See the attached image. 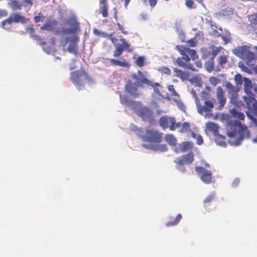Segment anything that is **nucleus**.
Returning <instances> with one entry per match:
<instances>
[{
	"instance_id": "052dcab7",
	"label": "nucleus",
	"mask_w": 257,
	"mask_h": 257,
	"mask_svg": "<svg viewBox=\"0 0 257 257\" xmlns=\"http://www.w3.org/2000/svg\"><path fill=\"white\" fill-rule=\"evenodd\" d=\"M220 137V138L222 140V141L221 142H220V143H219V144L220 145H224L225 144V142H224V140H225V138L224 137H222V136H219Z\"/></svg>"
},
{
	"instance_id": "f257e3e1",
	"label": "nucleus",
	"mask_w": 257,
	"mask_h": 257,
	"mask_svg": "<svg viewBox=\"0 0 257 257\" xmlns=\"http://www.w3.org/2000/svg\"><path fill=\"white\" fill-rule=\"evenodd\" d=\"M176 49L182 56L181 57H178L176 60V63L179 66L193 71H197V70L195 69L193 65L190 63L191 59L193 61H195V63L197 68L202 67V63L198 60L199 56L195 50L183 45L176 46Z\"/></svg>"
},
{
	"instance_id": "c9c22d12",
	"label": "nucleus",
	"mask_w": 257,
	"mask_h": 257,
	"mask_svg": "<svg viewBox=\"0 0 257 257\" xmlns=\"http://www.w3.org/2000/svg\"><path fill=\"white\" fill-rule=\"evenodd\" d=\"M12 7L15 10H21L22 4L17 0H12L11 1Z\"/></svg>"
},
{
	"instance_id": "8fccbe9b",
	"label": "nucleus",
	"mask_w": 257,
	"mask_h": 257,
	"mask_svg": "<svg viewBox=\"0 0 257 257\" xmlns=\"http://www.w3.org/2000/svg\"><path fill=\"white\" fill-rule=\"evenodd\" d=\"M23 3H24V6L25 7H26L28 5L32 6L33 4V2L32 0H24Z\"/></svg>"
},
{
	"instance_id": "473e14b6",
	"label": "nucleus",
	"mask_w": 257,
	"mask_h": 257,
	"mask_svg": "<svg viewBox=\"0 0 257 257\" xmlns=\"http://www.w3.org/2000/svg\"><path fill=\"white\" fill-rule=\"evenodd\" d=\"M181 126L180 132L182 133L187 132L190 129V124L188 122H185L183 124L181 123Z\"/></svg>"
},
{
	"instance_id": "5701e85b",
	"label": "nucleus",
	"mask_w": 257,
	"mask_h": 257,
	"mask_svg": "<svg viewBox=\"0 0 257 257\" xmlns=\"http://www.w3.org/2000/svg\"><path fill=\"white\" fill-rule=\"evenodd\" d=\"M206 127L207 129L209 131L211 132L215 136H217L218 135L219 126L215 123L212 122H208L206 124Z\"/></svg>"
},
{
	"instance_id": "a211bd4d",
	"label": "nucleus",
	"mask_w": 257,
	"mask_h": 257,
	"mask_svg": "<svg viewBox=\"0 0 257 257\" xmlns=\"http://www.w3.org/2000/svg\"><path fill=\"white\" fill-rule=\"evenodd\" d=\"M137 82L139 85H141V83H145L147 85L153 87L156 93H160V91L158 87L160 85L158 83H153L151 81L147 79L146 77H142V78L138 79Z\"/></svg>"
},
{
	"instance_id": "de8ad7c7",
	"label": "nucleus",
	"mask_w": 257,
	"mask_h": 257,
	"mask_svg": "<svg viewBox=\"0 0 257 257\" xmlns=\"http://www.w3.org/2000/svg\"><path fill=\"white\" fill-rule=\"evenodd\" d=\"M185 3H186V5L189 8L191 9L193 8V6L194 5V2L192 0H186Z\"/></svg>"
},
{
	"instance_id": "0eeeda50",
	"label": "nucleus",
	"mask_w": 257,
	"mask_h": 257,
	"mask_svg": "<svg viewBox=\"0 0 257 257\" xmlns=\"http://www.w3.org/2000/svg\"><path fill=\"white\" fill-rule=\"evenodd\" d=\"M114 33H111L109 34V39L111 41V43L116 47L115 50L113 53V56L114 57H117L120 56L123 51H127L128 52H132L133 49L131 47L130 44L127 43L126 40L124 38H121L120 39L121 42V45H119L116 44L117 39L113 37Z\"/></svg>"
},
{
	"instance_id": "0e129e2a",
	"label": "nucleus",
	"mask_w": 257,
	"mask_h": 257,
	"mask_svg": "<svg viewBox=\"0 0 257 257\" xmlns=\"http://www.w3.org/2000/svg\"><path fill=\"white\" fill-rule=\"evenodd\" d=\"M172 95L173 96H178L179 95L178 94L177 92L175 90L173 93H172Z\"/></svg>"
},
{
	"instance_id": "774afa93",
	"label": "nucleus",
	"mask_w": 257,
	"mask_h": 257,
	"mask_svg": "<svg viewBox=\"0 0 257 257\" xmlns=\"http://www.w3.org/2000/svg\"><path fill=\"white\" fill-rule=\"evenodd\" d=\"M254 49H255V50L257 51V46H255V47H254Z\"/></svg>"
},
{
	"instance_id": "4468645a",
	"label": "nucleus",
	"mask_w": 257,
	"mask_h": 257,
	"mask_svg": "<svg viewBox=\"0 0 257 257\" xmlns=\"http://www.w3.org/2000/svg\"><path fill=\"white\" fill-rule=\"evenodd\" d=\"M194 160V154L192 152H189L187 154L183 155L180 157L176 158L174 162L179 166L190 164Z\"/></svg>"
},
{
	"instance_id": "09e8293b",
	"label": "nucleus",
	"mask_w": 257,
	"mask_h": 257,
	"mask_svg": "<svg viewBox=\"0 0 257 257\" xmlns=\"http://www.w3.org/2000/svg\"><path fill=\"white\" fill-rule=\"evenodd\" d=\"M197 139V144L199 145H201L203 143V140L201 136L198 135L196 138Z\"/></svg>"
},
{
	"instance_id": "58836bf2",
	"label": "nucleus",
	"mask_w": 257,
	"mask_h": 257,
	"mask_svg": "<svg viewBox=\"0 0 257 257\" xmlns=\"http://www.w3.org/2000/svg\"><path fill=\"white\" fill-rule=\"evenodd\" d=\"M159 71L165 74L171 75V71L170 69L166 66H162L159 68Z\"/></svg>"
},
{
	"instance_id": "864d4df0",
	"label": "nucleus",
	"mask_w": 257,
	"mask_h": 257,
	"mask_svg": "<svg viewBox=\"0 0 257 257\" xmlns=\"http://www.w3.org/2000/svg\"><path fill=\"white\" fill-rule=\"evenodd\" d=\"M99 36H101L102 37H104V38L106 37L108 39H109V34H107V33H106L104 32H101Z\"/></svg>"
},
{
	"instance_id": "6ab92c4d",
	"label": "nucleus",
	"mask_w": 257,
	"mask_h": 257,
	"mask_svg": "<svg viewBox=\"0 0 257 257\" xmlns=\"http://www.w3.org/2000/svg\"><path fill=\"white\" fill-rule=\"evenodd\" d=\"M99 10L103 18L108 16V5L107 0H99Z\"/></svg>"
},
{
	"instance_id": "4d7b16f0",
	"label": "nucleus",
	"mask_w": 257,
	"mask_h": 257,
	"mask_svg": "<svg viewBox=\"0 0 257 257\" xmlns=\"http://www.w3.org/2000/svg\"><path fill=\"white\" fill-rule=\"evenodd\" d=\"M113 10L114 11V18H115V19L116 20H117V10H116V9L115 8H114L113 9Z\"/></svg>"
},
{
	"instance_id": "ea45409f",
	"label": "nucleus",
	"mask_w": 257,
	"mask_h": 257,
	"mask_svg": "<svg viewBox=\"0 0 257 257\" xmlns=\"http://www.w3.org/2000/svg\"><path fill=\"white\" fill-rule=\"evenodd\" d=\"M174 101L176 103L177 106L182 110H184L185 107L183 103L180 100L174 99Z\"/></svg>"
},
{
	"instance_id": "5fc2aeb1",
	"label": "nucleus",
	"mask_w": 257,
	"mask_h": 257,
	"mask_svg": "<svg viewBox=\"0 0 257 257\" xmlns=\"http://www.w3.org/2000/svg\"><path fill=\"white\" fill-rule=\"evenodd\" d=\"M168 90L170 92H171V93H173L175 90L174 87L173 85H171L168 86Z\"/></svg>"
},
{
	"instance_id": "7c9ffc66",
	"label": "nucleus",
	"mask_w": 257,
	"mask_h": 257,
	"mask_svg": "<svg viewBox=\"0 0 257 257\" xmlns=\"http://www.w3.org/2000/svg\"><path fill=\"white\" fill-rule=\"evenodd\" d=\"M228 57L226 55H223L219 56L218 58V64L221 67H224V65L225 64L227 61Z\"/></svg>"
},
{
	"instance_id": "72a5a7b5",
	"label": "nucleus",
	"mask_w": 257,
	"mask_h": 257,
	"mask_svg": "<svg viewBox=\"0 0 257 257\" xmlns=\"http://www.w3.org/2000/svg\"><path fill=\"white\" fill-rule=\"evenodd\" d=\"M62 35H70V34H74L78 32L76 29H74L73 28L70 29H63L61 31Z\"/></svg>"
},
{
	"instance_id": "13d9d810",
	"label": "nucleus",
	"mask_w": 257,
	"mask_h": 257,
	"mask_svg": "<svg viewBox=\"0 0 257 257\" xmlns=\"http://www.w3.org/2000/svg\"><path fill=\"white\" fill-rule=\"evenodd\" d=\"M101 32H100L99 30H98L97 29H95L94 30H93V33L96 35H98L99 36L100 35V34Z\"/></svg>"
},
{
	"instance_id": "b1692460",
	"label": "nucleus",
	"mask_w": 257,
	"mask_h": 257,
	"mask_svg": "<svg viewBox=\"0 0 257 257\" xmlns=\"http://www.w3.org/2000/svg\"><path fill=\"white\" fill-rule=\"evenodd\" d=\"M57 22L56 21L53 20L52 21L49 20L47 21L45 24L41 27L42 30L51 31L57 25Z\"/></svg>"
},
{
	"instance_id": "7ed1b4c3",
	"label": "nucleus",
	"mask_w": 257,
	"mask_h": 257,
	"mask_svg": "<svg viewBox=\"0 0 257 257\" xmlns=\"http://www.w3.org/2000/svg\"><path fill=\"white\" fill-rule=\"evenodd\" d=\"M242 97L244 103L242 102L241 105H245L247 108L246 114L247 117L250 119L257 126V101L255 99L254 94H246ZM241 106V105H240Z\"/></svg>"
},
{
	"instance_id": "37998d69",
	"label": "nucleus",
	"mask_w": 257,
	"mask_h": 257,
	"mask_svg": "<svg viewBox=\"0 0 257 257\" xmlns=\"http://www.w3.org/2000/svg\"><path fill=\"white\" fill-rule=\"evenodd\" d=\"M201 52L202 54V57L204 58H207L210 53L206 48L201 49Z\"/></svg>"
},
{
	"instance_id": "2f4dec72",
	"label": "nucleus",
	"mask_w": 257,
	"mask_h": 257,
	"mask_svg": "<svg viewBox=\"0 0 257 257\" xmlns=\"http://www.w3.org/2000/svg\"><path fill=\"white\" fill-rule=\"evenodd\" d=\"M210 48L211 49V53L212 55V57H211V59H212V60H214L216 55L222 49V48L221 46L217 47L213 46L210 47Z\"/></svg>"
},
{
	"instance_id": "3c124183",
	"label": "nucleus",
	"mask_w": 257,
	"mask_h": 257,
	"mask_svg": "<svg viewBox=\"0 0 257 257\" xmlns=\"http://www.w3.org/2000/svg\"><path fill=\"white\" fill-rule=\"evenodd\" d=\"M7 16V12L6 10H0V18Z\"/></svg>"
},
{
	"instance_id": "bb28decb",
	"label": "nucleus",
	"mask_w": 257,
	"mask_h": 257,
	"mask_svg": "<svg viewBox=\"0 0 257 257\" xmlns=\"http://www.w3.org/2000/svg\"><path fill=\"white\" fill-rule=\"evenodd\" d=\"M165 141L170 146H175L177 144V140L172 134H167L165 137Z\"/></svg>"
},
{
	"instance_id": "680f3d73",
	"label": "nucleus",
	"mask_w": 257,
	"mask_h": 257,
	"mask_svg": "<svg viewBox=\"0 0 257 257\" xmlns=\"http://www.w3.org/2000/svg\"><path fill=\"white\" fill-rule=\"evenodd\" d=\"M197 134L194 132H191V136L194 139H196L197 137Z\"/></svg>"
},
{
	"instance_id": "423d86ee",
	"label": "nucleus",
	"mask_w": 257,
	"mask_h": 257,
	"mask_svg": "<svg viewBox=\"0 0 257 257\" xmlns=\"http://www.w3.org/2000/svg\"><path fill=\"white\" fill-rule=\"evenodd\" d=\"M138 74H139V76H138L136 74H133L132 75L131 77L135 80V82H134L131 80H128L125 86V89L127 92L134 97H137L139 95L138 87H143L144 86V83H141V85H139L137 82V80L138 79H140L142 77H145L144 76L143 73L140 70L138 71Z\"/></svg>"
},
{
	"instance_id": "338daca9",
	"label": "nucleus",
	"mask_w": 257,
	"mask_h": 257,
	"mask_svg": "<svg viewBox=\"0 0 257 257\" xmlns=\"http://www.w3.org/2000/svg\"><path fill=\"white\" fill-rule=\"evenodd\" d=\"M143 3L146 4L148 2L147 0H141Z\"/></svg>"
},
{
	"instance_id": "e2e57ef3",
	"label": "nucleus",
	"mask_w": 257,
	"mask_h": 257,
	"mask_svg": "<svg viewBox=\"0 0 257 257\" xmlns=\"http://www.w3.org/2000/svg\"><path fill=\"white\" fill-rule=\"evenodd\" d=\"M131 0H124V7L127 8Z\"/></svg>"
},
{
	"instance_id": "393cba45",
	"label": "nucleus",
	"mask_w": 257,
	"mask_h": 257,
	"mask_svg": "<svg viewBox=\"0 0 257 257\" xmlns=\"http://www.w3.org/2000/svg\"><path fill=\"white\" fill-rule=\"evenodd\" d=\"M68 24L69 26H72V28L74 29H76V31L79 32L80 31V29L79 28V24L77 21L76 18L75 17H70L68 20Z\"/></svg>"
},
{
	"instance_id": "f704fd0d",
	"label": "nucleus",
	"mask_w": 257,
	"mask_h": 257,
	"mask_svg": "<svg viewBox=\"0 0 257 257\" xmlns=\"http://www.w3.org/2000/svg\"><path fill=\"white\" fill-rule=\"evenodd\" d=\"M213 60L212 59H211V60L209 61L208 62H206L205 64V67L206 69V70L208 72H211L214 68V63H213Z\"/></svg>"
},
{
	"instance_id": "dca6fc26",
	"label": "nucleus",
	"mask_w": 257,
	"mask_h": 257,
	"mask_svg": "<svg viewBox=\"0 0 257 257\" xmlns=\"http://www.w3.org/2000/svg\"><path fill=\"white\" fill-rule=\"evenodd\" d=\"M225 92L221 86H218L216 88V99L218 102L217 108L221 109L225 105L226 98L225 97Z\"/></svg>"
},
{
	"instance_id": "79ce46f5",
	"label": "nucleus",
	"mask_w": 257,
	"mask_h": 257,
	"mask_svg": "<svg viewBox=\"0 0 257 257\" xmlns=\"http://www.w3.org/2000/svg\"><path fill=\"white\" fill-rule=\"evenodd\" d=\"M209 81L212 85L216 86L218 83H219L220 80L218 78L216 77H211L209 78Z\"/></svg>"
},
{
	"instance_id": "69168bd1",
	"label": "nucleus",
	"mask_w": 257,
	"mask_h": 257,
	"mask_svg": "<svg viewBox=\"0 0 257 257\" xmlns=\"http://www.w3.org/2000/svg\"><path fill=\"white\" fill-rule=\"evenodd\" d=\"M254 71L257 73V64L253 68Z\"/></svg>"
},
{
	"instance_id": "c85d7f7f",
	"label": "nucleus",
	"mask_w": 257,
	"mask_h": 257,
	"mask_svg": "<svg viewBox=\"0 0 257 257\" xmlns=\"http://www.w3.org/2000/svg\"><path fill=\"white\" fill-rule=\"evenodd\" d=\"M109 61L112 65L115 66H119L121 67H128V64L125 61H121L114 59H110Z\"/></svg>"
},
{
	"instance_id": "cd10ccee",
	"label": "nucleus",
	"mask_w": 257,
	"mask_h": 257,
	"mask_svg": "<svg viewBox=\"0 0 257 257\" xmlns=\"http://www.w3.org/2000/svg\"><path fill=\"white\" fill-rule=\"evenodd\" d=\"M230 113L233 117L240 120H243L245 117L242 112L238 111L235 108H232L230 110Z\"/></svg>"
},
{
	"instance_id": "9b49d317",
	"label": "nucleus",
	"mask_w": 257,
	"mask_h": 257,
	"mask_svg": "<svg viewBox=\"0 0 257 257\" xmlns=\"http://www.w3.org/2000/svg\"><path fill=\"white\" fill-rule=\"evenodd\" d=\"M159 124L163 130L169 127L170 130L174 131L176 128L181 127V123L176 122L174 117L167 116L161 117L159 119Z\"/></svg>"
},
{
	"instance_id": "a19ab883",
	"label": "nucleus",
	"mask_w": 257,
	"mask_h": 257,
	"mask_svg": "<svg viewBox=\"0 0 257 257\" xmlns=\"http://www.w3.org/2000/svg\"><path fill=\"white\" fill-rule=\"evenodd\" d=\"M187 43L190 47H194L197 45V41L196 40L195 38H193L188 40Z\"/></svg>"
},
{
	"instance_id": "aec40b11",
	"label": "nucleus",
	"mask_w": 257,
	"mask_h": 257,
	"mask_svg": "<svg viewBox=\"0 0 257 257\" xmlns=\"http://www.w3.org/2000/svg\"><path fill=\"white\" fill-rule=\"evenodd\" d=\"M249 20V30L252 33L257 34V13L251 15Z\"/></svg>"
},
{
	"instance_id": "2eb2a0df",
	"label": "nucleus",
	"mask_w": 257,
	"mask_h": 257,
	"mask_svg": "<svg viewBox=\"0 0 257 257\" xmlns=\"http://www.w3.org/2000/svg\"><path fill=\"white\" fill-rule=\"evenodd\" d=\"M79 40L78 36H74L71 38L67 37L66 41H69L70 43L69 45L67 50L70 53H73L76 56L78 54L77 43Z\"/></svg>"
},
{
	"instance_id": "20e7f679",
	"label": "nucleus",
	"mask_w": 257,
	"mask_h": 257,
	"mask_svg": "<svg viewBox=\"0 0 257 257\" xmlns=\"http://www.w3.org/2000/svg\"><path fill=\"white\" fill-rule=\"evenodd\" d=\"M193 94L195 98L198 112L202 115L205 113L206 115H211V112L214 107V103H216L215 99H213V101L207 100L208 93L205 91H203L201 92V98L204 100L205 102L204 105H201L195 91L193 92Z\"/></svg>"
},
{
	"instance_id": "f8f14e48",
	"label": "nucleus",
	"mask_w": 257,
	"mask_h": 257,
	"mask_svg": "<svg viewBox=\"0 0 257 257\" xmlns=\"http://www.w3.org/2000/svg\"><path fill=\"white\" fill-rule=\"evenodd\" d=\"M25 24L26 23V18L24 16L21 15L19 13L11 14L9 17L2 21L1 27L5 29H8L7 25H11L13 23Z\"/></svg>"
},
{
	"instance_id": "a18cd8bd",
	"label": "nucleus",
	"mask_w": 257,
	"mask_h": 257,
	"mask_svg": "<svg viewBox=\"0 0 257 257\" xmlns=\"http://www.w3.org/2000/svg\"><path fill=\"white\" fill-rule=\"evenodd\" d=\"M157 149L161 152H165L168 149L166 145H160L158 147Z\"/></svg>"
},
{
	"instance_id": "ddd939ff",
	"label": "nucleus",
	"mask_w": 257,
	"mask_h": 257,
	"mask_svg": "<svg viewBox=\"0 0 257 257\" xmlns=\"http://www.w3.org/2000/svg\"><path fill=\"white\" fill-rule=\"evenodd\" d=\"M196 172L200 175L201 180L206 184H210L212 180V173L203 167L197 166L195 167Z\"/></svg>"
},
{
	"instance_id": "f3484780",
	"label": "nucleus",
	"mask_w": 257,
	"mask_h": 257,
	"mask_svg": "<svg viewBox=\"0 0 257 257\" xmlns=\"http://www.w3.org/2000/svg\"><path fill=\"white\" fill-rule=\"evenodd\" d=\"M136 112L144 120H148L152 117V111L146 107H139L136 110Z\"/></svg>"
},
{
	"instance_id": "4be33fe9",
	"label": "nucleus",
	"mask_w": 257,
	"mask_h": 257,
	"mask_svg": "<svg viewBox=\"0 0 257 257\" xmlns=\"http://www.w3.org/2000/svg\"><path fill=\"white\" fill-rule=\"evenodd\" d=\"M253 86L252 82L248 78H244V87L243 89L246 94H253L252 90Z\"/></svg>"
},
{
	"instance_id": "e433bc0d",
	"label": "nucleus",
	"mask_w": 257,
	"mask_h": 257,
	"mask_svg": "<svg viewBox=\"0 0 257 257\" xmlns=\"http://www.w3.org/2000/svg\"><path fill=\"white\" fill-rule=\"evenodd\" d=\"M145 57L141 56H139L136 60V64L139 67H143L144 65Z\"/></svg>"
},
{
	"instance_id": "39448f33",
	"label": "nucleus",
	"mask_w": 257,
	"mask_h": 257,
	"mask_svg": "<svg viewBox=\"0 0 257 257\" xmlns=\"http://www.w3.org/2000/svg\"><path fill=\"white\" fill-rule=\"evenodd\" d=\"M91 79V77L83 68L75 70L70 73V80L78 90H81L84 86L83 80L90 81Z\"/></svg>"
},
{
	"instance_id": "6e6d98bb",
	"label": "nucleus",
	"mask_w": 257,
	"mask_h": 257,
	"mask_svg": "<svg viewBox=\"0 0 257 257\" xmlns=\"http://www.w3.org/2000/svg\"><path fill=\"white\" fill-rule=\"evenodd\" d=\"M189 142H185L183 143V149L185 150H186L187 148L189 147Z\"/></svg>"
},
{
	"instance_id": "c756f323",
	"label": "nucleus",
	"mask_w": 257,
	"mask_h": 257,
	"mask_svg": "<svg viewBox=\"0 0 257 257\" xmlns=\"http://www.w3.org/2000/svg\"><path fill=\"white\" fill-rule=\"evenodd\" d=\"M182 216L181 214H178L175 217L173 221H170L166 223V226L167 227L173 226L176 225L181 220Z\"/></svg>"
},
{
	"instance_id": "1a4fd4ad",
	"label": "nucleus",
	"mask_w": 257,
	"mask_h": 257,
	"mask_svg": "<svg viewBox=\"0 0 257 257\" xmlns=\"http://www.w3.org/2000/svg\"><path fill=\"white\" fill-rule=\"evenodd\" d=\"M225 86L228 92L230 103L236 106L239 107L242 104L241 101L238 100V90L237 88L229 82H226Z\"/></svg>"
},
{
	"instance_id": "412c9836",
	"label": "nucleus",
	"mask_w": 257,
	"mask_h": 257,
	"mask_svg": "<svg viewBox=\"0 0 257 257\" xmlns=\"http://www.w3.org/2000/svg\"><path fill=\"white\" fill-rule=\"evenodd\" d=\"M173 71L175 73L174 76L182 81L187 80L189 78V75L187 73L177 68H174Z\"/></svg>"
},
{
	"instance_id": "603ef678",
	"label": "nucleus",
	"mask_w": 257,
	"mask_h": 257,
	"mask_svg": "<svg viewBox=\"0 0 257 257\" xmlns=\"http://www.w3.org/2000/svg\"><path fill=\"white\" fill-rule=\"evenodd\" d=\"M239 182V180L238 178L235 179L232 182V185L234 187L236 186L238 184Z\"/></svg>"
},
{
	"instance_id": "9d476101",
	"label": "nucleus",
	"mask_w": 257,
	"mask_h": 257,
	"mask_svg": "<svg viewBox=\"0 0 257 257\" xmlns=\"http://www.w3.org/2000/svg\"><path fill=\"white\" fill-rule=\"evenodd\" d=\"M234 53L236 55L248 62L255 60L257 58L256 55L253 52L250 51L249 47L247 46L238 47L235 50Z\"/></svg>"
},
{
	"instance_id": "c03bdc74",
	"label": "nucleus",
	"mask_w": 257,
	"mask_h": 257,
	"mask_svg": "<svg viewBox=\"0 0 257 257\" xmlns=\"http://www.w3.org/2000/svg\"><path fill=\"white\" fill-rule=\"evenodd\" d=\"M117 27L118 28V29L121 31V32L124 34V35H127L128 34V32L127 31L125 30L124 27L121 26L119 23H117Z\"/></svg>"
},
{
	"instance_id": "a878e982",
	"label": "nucleus",
	"mask_w": 257,
	"mask_h": 257,
	"mask_svg": "<svg viewBox=\"0 0 257 257\" xmlns=\"http://www.w3.org/2000/svg\"><path fill=\"white\" fill-rule=\"evenodd\" d=\"M34 32H35V31H34V28H30V33L31 37L32 38H33L34 40H35L36 41H38L41 46L45 45L46 44V42L44 41L40 36H39L37 35L34 34Z\"/></svg>"
},
{
	"instance_id": "49530a36",
	"label": "nucleus",
	"mask_w": 257,
	"mask_h": 257,
	"mask_svg": "<svg viewBox=\"0 0 257 257\" xmlns=\"http://www.w3.org/2000/svg\"><path fill=\"white\" fill-rule=\"evenodd\" d=\"M150 6L153 8L156 6L158 3V0H148Z\"/></svg>"
},
{
	"instance_id": "bf43d9fd",
	"label": "nucleus",
	"mask_w": 257,
	"mask_h": 257,
	"mask_svg": "<svg viewBox=\"0 0 257 257\" xmlns=\"http://www.w3.org/2000/svg\"><path fill=\"white\" fill-rule=\"evenodd\" d=\"M34 20L36 23L39 22L41 20V17L40 16H35L34 17Z\"/></svg>"
},
{
	"instance_id": "4c0bfd02",
	"label": "nucleus",
	"mask_w": 257,
	"mask_h": 257,
	"mask_svg": "<svg viewBox=\"0 0 257 257\" xmlns=\"http://www.w3.org/2000/svg\"><path fill=\"white\" fill-rule=\"evenodd\" d=\"M215 193H212L211 194L208 195L207 197H206L203 200V203L204 204H208L211 202L215 198Z\"/></svg>"
},
{
	"instance_id": "6e6552de",
	"label": "nucleus",
	"mask_w": 257,
	"mask_h": 257,
	"mask_svg": "<svg viewBox=\"0 0 257 257\" xmlns=\"http://www.w3.org/2000/svg\"><path fill=\"white\" fill-rule=\"evenodd\" d=\"M163 134L153 129H147L144 134L141 136L143 141L158 144L162 142Z\"/></svg>"
},
{
	"instance_id": "f03ea898",
	"label": "nucleus",
	"mask_w": 257,
	"mask_h": 257,
	"mask_svg": "<svg viewBox=\"0 0 257 257\" xmlns=\"http://www.w3.org/2000/svg\"><path fill=\"white\" fill-rule=\"evenodd\" d=\"M228 127L227 135L229 137H234L237 134L239 135L234 142L236 146L239 145L244 139L250 138V133L248 128L245 125H242L240 122H234L233 123H230L228 124Z\"/></svg>"
}]
</instances>
